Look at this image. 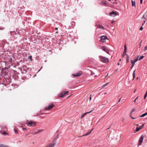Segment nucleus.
<instances>
[{
    "instance_id": "ea45409f",
    "label": "nucleus",
    "mask_w": 147,
    "mask_h": 147,
    "mask_svg": "<svg viewBox=\"0 0 147 147\" xmlns=\"http://www.w3.org/2000/svg\"><path fill=\"white\" fill-rule=\"evenodd\" d=\"M108 54H109V51H108V50L107 51H105Z\"/></svg>"
},
{
    "instance_id": "20e7f679",
    "label": "nucleus",
    "mask_w": 147,
    "mask_h": 147,
    "mask_svg": "<svg viewBox=\"0 0 147 147\" xmlns=\"http://www.w3.org/2000/svg\"><path fill=\"white\" fill-rule=\"evenodd\" d=\"M110 15L113 17H115L116 15H119V13L118 12L116 11H112L109 14Z\"/></svg>"
},
{
    "instance_id": "6e6d98bb",
    "label": "nucleus",
    "mask_w": 147,
    "mask_h": 147,
    "mask_svg": "<svg viewBox=\"0 0 147 147\" xmlns=\"http://www.w3.org/2000/svg\"><path fill=\"white\" fill-rule=\"evenodd\" d=\"M136 90H135L134 91V92H136Z\"/></svg>"
},
{
    "instance_id": "a18cd8bd",
    "label": "nucleus",
    "mask_w": 147,
    "mask_h": 147,
    "mask_svg": "<svg viewBox=\"0 0 147 147\" xmlns=\"http://www.w3.org/2000/svg\"><path fill=\"white\" fill-rule=\"evenodd\" d=\"M55 30H58V28H57V27L55 28Z\"/></svg>"
},
{
    "instance_id": "ddd939ff",
    "label": "nucleus",
    "mask_w": 147,
    "mask_h": 147,
    "mask_svg": "<svg viewBox=\"0 0 147 147\" xmlns=\"http://www.w3.org/2000/svg\"><path fill=\"white\" fill-rule=\"evenodd\" d=\"M98 28H99L100 29H102V30H104L105 29L104 28V27H103L101 25L99 24V25H98Z\"/></svg>"
},
{
    "instance_id": "052dcab7",
    "label": "nucleus",
    "mask_w": 147,
    "mask_h": 147,
    "mask_svg": "<svg viewBox=\"0 0 147 147\" xmlns=\"http://www.w3.org/2000/svg\"><path fill=\"white\" fill-rule=\"evenodd\" d=\"M58 138V136H57V137L56 138Z\"/></svg>"
},
{
    "instance_id": "f704fd0d",
    "label": "nucleus",
    "mask_w": 147,
    "mask_h": 147,
    "mask_svg": "<svg viewBox=\"0 0 147 147\" xmlns=\"http://www.w3.org/2000/svg\"><path fill=\"white\" fill-rule=\"evenodd\" d=\"M14 33V32H13V31H11L10 32V34H12V33Z\"/></svg>"
},
{
    "instance_id": "a19ab883",
    "label": "nucleus",
    "mask_w": 147,
    "mask_h": 147,
    "mask_svg": "<svg viewBox=\"0 0 147 147\" xmlns=\"http://www.w3.org/2000/svg\"><path fill=\"white\" fill-rule=\"evenodd\" d=\"M29 58L30 59H32V56H30V57H29Z\"/></svg>"
},
{
    "instance_id": "37998d69",
    "label": "nucleus",
    "mask_w": 147,
    "mask_h": 147,
    "mask_svg": "<svg viewBox=\"0 0 147 147\" xmlns=\"http://www.w3.org/2000/svg\"><path fill=\"white\" fill-rule=\"evenodd\" d=\"M134 65H132V66H131V69H132L133 68V67Z\"/></svg>"
},
{
    "instance_id": "0eeeda50",
    "label": "nucleus",
    "mask_w": 147,
    "mask_h": 147,
    "mask_svg": "<svg viewBox=\"0 0 147 147\" xmlns=\"http://www.w3.org/2000/svg\"><path fill=\"white\" fill-rule=\"evenodd\" d=\"M43 129H38V131L36 132H35L34 133H33V134L34 135L37 134L39 133L42 131H43Z\"/></svg>"
},
{
    "instance_id": "8fccbe9b",
    "label": "nucleus",
    "mask_w": 147,
    "mask_h": 147,
    "mask_svg": "<svg viewBox=\"0 0 147 147\" xmlns=\"http://www.w3.org/2000/svg\"><path fill=\"white\" fill-rule=\"evenodd\" d=\"M117 64H118V65H119V63H118Z\"/></svg>"
},
{
    "instance_id": "f3484780",
    "label": "nucleus",
    "mask_w": 147,
    "mask_h": 147,
    "mask_svg": "<svg viewBox=\"0 0 147 147\" xmlns=\"http://www.w3.org/2000/svg\"><path fill=\"white\" fill-rule=\"evenodd\" d=\"M129 56L128 55H127V59H126V62L128 63L129 62Z\"/></svg>"
},
{
    "instance_id": "4468645a",
    "label": "nucleus",
    "mask_w": 147,
    "mask_h": 147,
    "mask_svg": "<svg viewBox=\"0 0 147 147\" xmlns=\"http://www.w3.org/2000/svg\"><path fill=\"white\" fill-rule=\"evenodd\" d=\"M64 94L63 93H61V94H59V97L62 98L64 96Z\"/></svg>"
},
{
    "instance_id": "4c0bfd02",
    "label": "nucleus",
    "mask_w": 147,
    "mask_h": 147,
    "mask_svg": "<svg viewBox=\"0 0 147 147\" xmlns=\"http://www.w3.org/2000/svg\"><path fill=\"white\" fill-rule=\"evenodd\" d=\"M145 22H146V21H144V22H143V23L142 24V26H143L144 25V24L145 23Z\"/></svg>"
},
{
    "instance_id": "49530a36",
    "label": "nucleus",
    "mask_w": 147,
    "mask_h": 147,
    "mask_svg": "<svg viewBox=\"0 0 147 147\" xmlns=\"http://www.w3.org/2000/svg\"><path fill=\"white\" fill-rule=\"evenodd\" d=\"M91 99H92V97L91 96H90V100H91Z\"/></svg>"
},
{
    "instance_id": "412c9836",
    "label": "nucleus",
    "mask_w": 147,
    "mask_h": 147,
    "mask_svg": "<svg viewBox=\"0 0 147 147\" xmlns=\"http://www.w3.org/2000/svg\"><path fill=\"white\" fill-rule=\"evenodd\" d=\"M146 115V114L145 113H144L142 115H141V116H140V117H142L145 116Z\"/></svg>"
},
{
    "instance_id": "79ce46f5",
    "label": "nucleus",
    "mask_w": 147,
    "mask_h": 147,
    "mask_svg": "<svg viewBox=\"0 0 147 147\" xmlns=\"http://www.w3.org/2000/svg\"><path fill=\"white\" fill-rule=\"evenodd\" d=\"M114 22V20H113L112 21V22H111V23L112 24H113Z\"/></svg>"
},
{
    "instance_id": "2f4dec72",
    "label": "nucleus",
    "mask_w": 147,
    "mask_h": 147,
    "mask_svg": "<svg viewBox=\"0 0 147 147\" xmlns=\"http://www.w3.org/2000/svg\"><path fill=\"white\" fill-rule=\"evenodd\" d=\"M138 97H137L136 98V99L135 100H134V101H133V102H136V100L138 98Z\"/></svg>"
},
{
    "instance_id": "bb28decb",
    "label": "nucleus",
    "mask_w": 147,
    "mask_h": 147,
    "mask_svg": "<svg viewBox=\"0 0 147 147\" xmlns=\"http://www.w3.org/2000/svg\"><path fill=\"white\" fill-rule=\"evenodd\" d=\"M109 83V82H107V83H106V84H104L103 85V87H105L106 86H107L108 84Z\"/></svg>"
},
{
    "instance_id": "603ef678",
    "label": "nucleus",
    "mask_w": 147,
    "mask_h": 147,
    "mask_svg": "<svg viewBox=\"0 0 147 147\" xmlns=\"http://www.w3.org/2000/svg\"><path fill=\"white\" fill-rule=\"evenodd\" d=\"M121 61V59H120L119 60V61Z\"/></svg>"
},
{
    "instance_id": "cd10ccee",
    "label": "nucleus",
    "mask_w": 147,
    "mask_h": 147,
    "mask_svg": "<svg viewBox=\"0 0 147 147\" xmlns=\"http://www.w3.org/2000/svg\"><path fill=\"white\" fill-rule=\"evenodd\" d=\"M2 134L3 135H5L6 134H7V133L3 131L2 133Z\"/></svg>"
},
{
    "instance_id": "6ab92c4d",
    "label": "nucleus",
    "mask_w": 147,
    "mask_h": 147,
    "mask_svg": "<svg viewBox=\"0 0 147 147\" xmlns=\"http://www.w3.org/2000/svg\"><path fill=\"white\" fill-rule=\"evenodd\" d=\"M135 70H134V72H133V80H134V78H135Z\"/></svg>"
},
{
    "instance_id": "680f3d73",
    "label": "nucleus",
    "mask_w": 147,
    "mask_h": 147,
    "mask_svg": "<svg viewBox=\"0 0 147 147\" xmlns=\"http://www.w3.org/2000/svg\"><path fill=\"white\" fill-rule=\"evenodd\" d=\"M107 94V93H105V94Z\"/></svg>"
},
{
    "instance_id": "4d7b16f0",
    "label": "nucleus",
    "mask_w": 147,
    "mask_h": 147,
    "mask_svg": "<svg viewBox=\"0 0 147 147\" xmlns=\"http://www.w3.org/2000/svg\"><path fill=\"white\" fill-rule=\"evenodd\" d=\"M56 33H58V32H57H57H56Z\"/></svg>"
},
{
    "instance_id": "c9c22d12",
    "label": "nucleus",
    "mask_w": 147,
    "mask_h": 147,
    "mask_svg": "<svg viewBox=\"0 0 147 147\" xmlns=\"http://www.w3.org/2000/svg\"><path fill=\"white\" fill-rule=\"evenodd\" d=\"M142 40H141V42H140V46H139V47H140L141 45V43H142Z\"/></svg>"
},
{
    "instance_id": "7c9ffc66",
    "label": "nucleus",
    "mask_w": 147,
    "mask_h": 147,
    "mask_svg": "<svg viewBox=\"0 0 147 147\" xmlns=\"http://www.w3.org/2000/svg\"><path fill=\"white\" fill-rule=\"evenodd\" d=\"M14 130L15 132L16 133H18V131L16 129H14Z\"/></svg>"
},
{
    "instance_id": "f03ea898",
    "label": "nucleus",
    "mask_w": 147,
    "mask_h": 147,
    "mask_svg": "<svg viewBox=\"0 0 147 147\" xmlns=\"http://www.w3.org/2000/svg\"><path fill=\"white\" fill-rule=\"evenodd\" d=\"M55 107V105L53 104L50 103L45 108V109L50 110L53 108V107Z\"/></svg>"
},
{
    "instance_id": "b1692460",
    "label": "nucleus",
    "mask_w": 147,
    "mask_h": 147,
    "mask_svg": "<svg viewBox=\"0 0 147 147\" xmlns=\"http://www.w3.org/2000/svg\"><path fill=\"white\" fill-rule=\"evenodd\" d=\"M140 129H141L140 128V127L139 128L138 127H136V131H139Z\"/></svg>"
},
{
    "instance_id": "864d4df0",
    "label": "nucleus",
    "mask_w": 147,
    "mask_h": 147,
    "mask_svg": "<svg viewBox=\"0 0 147 147\" xmlns=\"http://www.w3.org/2000/svg\"><path fill=\"white\" fill-rule=\"evenodd\" d=\"M145 113L146 114V115H147V112L146 113Z\"/></svg>"
},
{
    "instance_id": "423d86ee",
    "label": "nucleus",
    "mask_w": 147,
    "mask_h": 147,
    "mask_svg": "<svg viewBox=\"0 0 147 147\" xmlns=\"http://www.w3.org/2000/svg\"><path fill=\"white\" fill-rule=\"evenodd\" d=\"M124 50L123 52V54L122 56L123 57L125 56V55H126V53L127 52V47H126V45L125 44L124 45Z\"/></svg>"
},
{
    "instance_id": "a211bd4d",
    "label": "nucleus",
    "mask_w": 147,
    "mask_h": 147,
    "mask_svg": "<svg viewBox=\"0 0 147 147\" xmlns=\"http://www.w3.org/2000/svg\"><path fill=\"white\" fill-rule=\"evenodd\" d=\"M131 63L132 64V65H134L135 63L136 62L134 61V60H131Z\"/></svg>"
},
{
    "instance_id": "dca6fc26",
    "label": "nucleus",
    "mask_w": 147,
    "mask_h": 147,
    "mask_svg": "<svg viewBox=\"0 0 147 147\" xmlns=\"http://www.w3.org/2000/svg\"><path fill=\"white\" fill-rule=\"evenodd\" d=\"M131 3L132 4V6H134L135 7L136 6L135 2L134 1H133V0H131Z\"/></svg>"
},
{
    "instance_id": "393cba45",
    "label": "nucleus",
    "mask_w": 147,
    "mask_h": 147,
    "mask_svg": "<svg viewBox=\"0 0 147 147\" xmlns=\"http://www.w3.org/2000/svg\"><path fill=\"white\" fill-rule=\"evenodd\" d=\"M138 57H139V56H138V57L136 59H134V61L135 62H136L138 60Z\"/></svg>"
},
{
    "instance_id": "72a5a7b5",
    "label": "nucleus",
    "mask_w": 147,
    "mask_h": 147,
    "mask_svg": "<svg viewBox=\"0 0 147 147\" xmlns=\"http://www.w3.org/2000/svg\"><path fill=\"white\" fill-rule=\"evenodd\" d=\"M143 27H142V26H141V28H140V30H143Z\"/></svg>"
},
{
    "instance_id": "5701e85b",
    "label": "nucleus",
    "mask_w": 147,
    "mask_h": 147,
    "mask_svg": "<svg viewBox=\"0 0 147 147\" xmlns=\"http://www.w3.org/2000/svg\"><path fill=\"white\" fill-rule=\"evenodd\" d=\"M144 57V56H141L140 57V58H139V60H141L142 59H143Z\"/></svg>"
},
{
    "instance_id": "c03bdc74",
    "label": "nucleus",
    "mask_w": 147,
    "mask_h": 147,
    "mask_svg": "<svg viewBox=\"0 0 147 147\" xmlns=\"http://www.w3.org/2000/svg\"><path fill=\"white\" fill-rule=\"evenodd\" d=\"M121 98H120L119 99V101H118V102H119L120 101V100H121Z\"/></svg>"
},
{
    "instance_id": "6e6552de",
    "label": "nucleus",
    "mask_w": 147,
    "mask_h": 147,
    "mask_svg": "<svg viewBox=\"0 0 147 147\" xmlns=\"http://www.w3.org/2000/svg\"><path fill=\"white\" fill-rule=\"evenodd\" d=\"M82 74L81 73H77L76 74L74 75H73V76L74 77H79Z\"/></svg>"
},
{
    "instance_id": "e2e57ef3",
    "label": "nucleus",
    "mask_w": 147,
    "mask_h": 147,
    "mask_svg": "<svg viewBox=\"0 0 147 147\" xmlns=\"http://www.w3.org/2000/svg\"><path fill=\"white\" fill-rule=\"evenodd\" d=\"M109 1H110L111 0H108Z\"/></svg>"
},
{
    "instance_id": "9b49d317",
    "label": "nucleus",
    "mask_w": 147,
    "mask_h": 147,
    "mask_svg": "<svg viewBox=\"0 0 147 147\" xmlns=\"http://www.w3.org/2000/svg\"><path fill=\"white\" fill-rule=\"evenodd\" d=\"M144 139V136H141L140 137V139L139 140L140 143H141L143 141Z\"/></svg>"
},
{
    "instance_id": "c756f323",
    "label": "nucleus",
    "mask_w": 147,
    "mask_h": 147,
    "mask_svg": "<svg viewBox=\"0 0 147 147\" xmlns=\"http://www.w3.org/2000/svg\"><path fill=\"white\" fill-rule=\"evenodd\" d=\"M144 126V124H143L140 127V128L141 129Z\"/></svg>"
},
{
    "instance_id": "bf43d9fd",
    "label": "nucleus",
    "mask_w": 147,
    "mask_h": 147,
    "mask_svg": "<svg viewBox=\"0 0 147 147\" xmlns=\"http://www.w3.org/2000/svg\"><path fill=\"white\" fill-rule=\"evenodd\" d=\"M138 77L137 78V80H138Z\"/></svg>"
},
{
    "instance_id": "2eb2a0df",
    "label": "nucleus",
    "mask_w": 147,
    "mask_h": 147,
    "mask_svg": "<svg viewBox=\"0 0 147 147\" xmlns=\"http://www.w3.org/2000/svg\"><path fill=\"white\" fill-rule=\"evenodd\" d=\"M0 147H9L7 145H4L3 144H0Z\"/></svg>"
},
{
    "instance_id": "1a4fd4ad",
    "label": "nucleus",
    "mask_w": 147,
    "mask_h": 147,
    "mask_svg": "<svg viewBox=\"0 0 147 147\" xmlns=\"http://www.w3.org/2000/svg\"><path fill=\"white\" fill-rule=\"evenodd\" d=\"M101 49L105 52L107 50V49H106V47L105 46H102L101 48Z\"/></svg>"
},
{
    "instance_id": "4be33fe9",
    "label": "nucleus",
    "mask_w": 147,
    "mask_h": 147,
    "mask_svg": "<svg viewBox=\"0 0 147 147\" xmlns=\"http://www.w3.org/2000/svg\"><path fill=\"white\" fill-rule=\"evenodd\" d=\"M147 96V90L146 92V93L144 96V99H145L146 98Z\"/></svg>"
},
{
    "instance_id": "c85d7f7f",
    "label": "nucleus",
    "mask_w": 147,
    "mask_h": 147,
    "mask_svg": "<svg viewBox=\"0 0 147 147\" xmlns=\"http://www.w3.org/2000/svg\"><path fill=\"white\" fill-rule=\"evenodd\" d=\"M68 93H69L68 91H65V92H64L63 93H64V94H66Z\"/></svg>"
},
{
    "instance_id": "3c124183",
    "label": "nucleus",
    "mask_w": 147,
    "mask_h": 147,
    "mask_svg": "<svg viewBox=\"0 0 147 147\" xmlns=\"http://www.w3.org/2000/svg\"><path fill=\"white\" fill-rule=\"evenodd\" d=\"M110 128V127L107 129V130L109 129Z\"/></svg>"
},
{
    "instance_id": "de8ad7c7",
    "label": "nucleus",
    "mask_w": 147,
    "mask_h": 147,
    "mask_svg": "<svg viewBox=\"0 0 147 147\" xmlns=\"http://www.w3.org/2000/svg\"><path fill=\"white\" fill-rule=\"evenodd\" d=\"M144 18L145 19V18L144 17V15H143V17H142V18Z\"/></svg>"
},
{
    "instance_id": "7ed1b4c3",
    "label": "nucleus",
    "mask_w": 147,
    "mask_h": 147,
    "mask_svg": "<svg viewBox=\"0 0 147 147\" xmlns=\"http://www.w3.org/2000/svg\"><path fill=\"white\" fill-rule=\"evenodd\" d=\"M100 58L101 60L103 63H108L109 61V59L107 58H106L105 57L100 56Z\"/></svg>"
},
{
    "instance_id": "f257e3e1",
    "label": "nucleus",
    "mask_w": 147,
    "mask_h": 147,
    "mask_svg": "<svg viewBox=\"0 0 147 147\" xmlns=\"http://www.w3.org/2000/svg\"><path fill=\"white\" fill-rule=\"evenodd\" d=\"M36 124V123L33 121H30L27 123V125L29 127H33L35 126Z\"/></svg>"
},
{
    "instance_id": "e433bc0d",
    "label": "nucleus",
    "mask_w": 147,
    "mask_h": 147,
    "mask_svg": "<svg viewBox=\"0 0 147 147\" xmlns=\"http://www.w3.org/2000/svg\"><path fill=\"white\" fill-rule=\"evenodd\" d=\"M23 130H26L27 129L26 128H23Z\"/></svg>"
},
{
    "instance_id": "58836bf2",
    "label": "nucleus",
    "mask_w": 147,
    "mask_h": 147,
    "mask_svg": "<svg viewBox=\"0 0 147 147\" xmlns=\"http://www.w3.org/2000/svg\"><path fill=\"white\" fill-rule=\"evenodd\" d=\"M142 1L143 0H140V3L141 4L142 3Z\"/></svg>"
},
{
    "instance_id": "9d476101",
    "label": "nucleus",
    "mask_w": 147,
    "mask_h": 147,
    "mask_svg": "<svg viewBox=\"0 0 147 147\" xmlns=\"http://www.w3.org/2000/svg\"><path fill=\"white\" fill-rule=\"evenodd\" d=\"M92 111V110L91 111H90L89 112H86V113L83 114L82 115V116L81 117L80 119H81L86 114H87L88 113H90Z\"/></svg>"
},
{
    "instance_id": "a878e982",
    "label": "nucleus",
    "mask_w": 147,
    "mask_h": 147,
    "mask_svg": "<svg viewBox=\"0 0 147 147\" xmlns=\"http://www.w3.org/2000/svg\"><path fill=\"white\" fill-rule=\"evenodd\" d=\"M144 51H146L147 50V46H146L144 48Z\"/></svg>"
},
{
    "instance_id": "5fc2aeb1",
    "label": "nucleus",
    "mask_w": 147,
    "mask_h": 147,
    "mask_svg": "<svg viewBox=\"0 0 147 147\" xmlns=\"http://www.w3.org/2000/svg\"><path fill=\"white\" fill-rule=\"evenodd\" d=\"M108 74L107 75V76H105V77H106L108 75Z\"/></svg>"
},
{
    "instance_id": "f8f14e48",
    "label": "nucleus",
    "mask_w": 147,
    "mask_h": 147,
    "mask_svg": "<svg viewBox=\"0 0 147 147\" xmlns=\"http://www.w3.org/2000/svg\"><path fill=\"white\" fill-rule=\"evenodd\" d=\"M93 129H92L89 132H87L86 133V134H85L83 135L82 136H87L89 134H90L91 133V132H92V130Z\"/></svg>"
},
{
    "instance_id": "13d9d810",
    "label": "nucleus",
    "mask_w": 147,
    "mask_h": 147,
    "mask_svg": "<svg viewBox=\"0 0 147 147\" xmlns=\"http://www.w3.org/2000/svg\"><path fill=\"white\" fill-rule=\"evenodd\" d=\"M92 96V94H90V96Z\"/></svg>"
},
{
    "instance_id": "09e8293b",
    "label": "nucleus",
    "mask_w": 147,
    "mask_h": 147,
    "mask_svg": "<svg viewBox=\"0 0 147 147\" xmlns=\"http://www.w3.org/2000/svg\"><path fill=\"white\" fill-rule=\"evenodd\" d=\"M3 28H0V30H3Z\"/></svg>"
},
{
    "instance_id": "39448f33",
    "label": "nucleus",
    "mask_w": 147,
    "mask_h": 147,
    "mask_svg": "<svg viewBox=\"0 0 147 147\" xmlns=\"http://www.w3.org/2000/svg\"><path fill=\"white\" fill-rule=\"evenodd\" d=\"M106 39L108 40V39L107 38V36H101L100 40L101 42H106Z\"/></svg>"
},
{
    "instance_id": "aec40b11",
    "label": "nucleus",
    "mask_w": 147,
    "mask_h": 147,
    "mask_svg": "<svg viewBox=\"0 0 147 147\" xmlns=\"http://www.w3.org/2000/svg\"><path fill=\"white\" fill-rule=\"evenodd\" d=\"M135 111V108H133V109L131 110V111L130 112V115H131V114L132 113L134 112V111Z\"/></svg>"
},
{
    "instance_id": "473e14b6",
    "label": "nucleus",
    "mask_w": 147,
    "mask_h": 147,
    "mask_svg": "<svg viewBox=\"0 0 147 147\" xmlns=\"http://www.w3.org/2000/svg\"><path fill=\"white\" fill-rule=\"evenodd\" d=\"M130 117H131V118L133 119H136L135 118H134L133 117H132L131 116V115H130Z\"/></svg>"
}]
</instances>
